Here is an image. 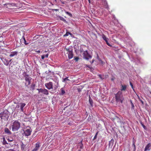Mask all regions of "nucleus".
I'll list each match as a JSON object with an SVG mask.
<instances>
[{
	"label": "nucleus",
	"mask_w": 151,
	"mask_h": 151,
	"mask_svg": "<svg viewBox=\"0 0 151 151\" xmlns=\"http://www.w3.org/2000/svg\"><path fill=\"white\" fill-rule=\"evenodd\" d=\"M6 139L9 142H12L13 141V138L10 136H8L6 137Z\"/></svg>",
	"instance_id": "6ab92c4d"
},
{
	"label": "nucleus",
	"mask_w": 151,
	"mask_h": 151,
	"mask_svg": "<svg viewBox=\"0 0 151 151\" xmlns=\"http://www.w3.org/2000/svg\"><path fill=\"white\" fill-rule=\"evenodd\" d=\"M1 59L4 64L6 66H7L9 65V63L11 62L12 60H11L9 61L6 59L4 58H1Z\"/></svg>",
	"instance_id": "9d476101"
},
{
	"label": "nucleus",
	"mask_w": 151,
	"mask_h": 151,
	"mask_svg": "<svg viewBox=\"0 0 151 151\" xmlns=\"http://www.w3.org/2000/svg\"><path fill=\"white\" fill-rule=\"evenodd\" d=\"M22 38H23V39L24 40V43L25 45H27L28 44V43L26 42V40L25 39V37L24 36H23L22 37Z\"/></svg>",
	"instance_id": "c85d7f7f"
},
{
	"label": "nucleus",
	"mask_w": 151,
	"mask_h": 151,
	"mask_svg": "<svg viewBox=\"0 0 151 151\" xmlns=\"http://www.w3.org/2000/svg\"><path fill=\"white\" fill-rule=\"evenodd\" d=\"M61 92H62V93L63 94L64 93H65V91L63 90H62V91H61Z\"/></svg>",
	"instance_id": "79ce46f5"
},
{
	"label": "nucleus",
	"mask_w": 151,
	"mask_h": 151,
	"mask_svg": "<svg viewBox=\"0 0 151 151\" xmlns=\"http://www.w3.org/2000/svg\"><path fill=\"white\" fill-rule=\"evenodd\" d=\"M98 132H96V134L95 136L94 137V138H93V139L94 140H95L97 138V135L98 134Z\"/></svg>",
	"instance_id": "cd10ccee"
},
{
	"label": "nucleus",
	"mask_w": 151,
	"mask_h": 151,
	"mask_svg": "<svg viewBox=\"0 0 151 151\" xmlns=\"http://www.w3.org/2000/svg\"><path fill=\"white\" fill-rule=\"evenodd\" d=\"M19 105H17L16 106V107L19 108Z\"/></svg>",
	"instance_id": "de8ad7c7"
},
{
	"label": "nucleus",
	"mask_w": 151,
	"mask_h": 151,
	"mask_svg": "<svg viewBox=\"0 0 151 151\" xmlns=\"http://www.w3.org/2000/svg\"><path fill=\"white\" fill-rule=\"evenodd\" d=\"M19 104L20 105V107L21 111L22 112H23V108L25 106L26 104L24 103H20Z\"/></svg>",
	"instance_id": "dca6fc26"
},
{
	"label": "nucleus",
	"mask_w": 151,
	"mask_h": 151,
	"mask_svg": "<svg viewBox=\"0 0 151 151\" xmlns=\"http://www.w3.org/2000/svg\"><path fill=\"white\" fill-rule=\"evenodd\" d=\"M102 37L103 39L106 42V41H108V38H107L104 35H103Z\"/></svg>",
	"instance_id": "5701e85b"
},
{
	"label": "nucleus",
	"mask_w": 151,
	"mask_h": 151,
	"mask_svg": "<svg viewBox=\"0 0 151 151\" xmlns=\"http://www.w3.org/2000/svg\"><path fill=\"white\" fill-rule=\"evenodd\" d=\"M98 76H99V78H101V79H102V76H101V75L99 74V75H98Z\"/></svg>",
	"instance_id": "a18cd8bd"
},
{
	"label": "nucleus",
	"mask_w": 151,
	"mask_h": 151,
	"mask_svg": "<svg viewBox=\"0 0 151 151\" xmlns=\"http://www.w3.org/2000/svg\"><path fill=\"white\" fill-rule=\"evenodd\" d=\"M48 55H49L48 54H46V55H45V58H48Z\"/></svg>",
	"instance_id": "a19ab883"
},
{
	"label": "nucleus",
	"mask_w": 151,
	"mask_h": 151,
	"mask_svg": "<svg viewBox=\"0 0 151 151\" xmlns=\"http://www.w3.org/2000/svg\"><path fill=\"white\" fill-rule=\"evenodd\" d=\"M25 80V81L27 82L28 84L27 86L29 85L31 83V78L28 75L26 74L24 76Z\"/></svg>",
	"instance_id": "0eeeda50"
},
{
	"label": "nucleus",
	"mask_w": 151,
	"mask_h": 151,
	"mask_svg": "<svg viewBox=\"0 0 151 151\" xmlns=\"http://www.w3.org/2000/svg\"><path fill=\"white\" fill-rule=\"evenodd\" d=\"M151 147V144L150 143H148L147 145L146 146L144 151H150V147Z\"/></svg>",
	"instance_id": "9b49d317"
},
{
	"label": "nucleus",
	"mask_w": 151,
	"mask_h": 151,
	"mask_svg": "<svg viewBox=\"0 0 151 151\" xmlns=\"http://www.w3.org/2000/svg\"><path fill=\"white\" fill-rule=\"evenodd\" d=\"M65 13L66 14H68V15H69L70 17H72V14L71 13H70L69 12H68L65 11Z\"/></svg>",
	"instance_id": "393cba45"
},
{
	"label": "nucleus",
	"mask_w": 151,
	"mask_h": 151,
	"mask_svg": "<svg viewBox=\"0 0 151 151\" xmlns=\"http://www.w3.org/2000/svg\"><path fill=\"white\" fill-rule=\"evenodd\" d=\"M130 84L131 87L133 89H134L133 85L132 84V83L131 82H130Z\"/></svg>",
	"instance_id": "e433bc0d"
},
{
	"label": "nucleus",
	"mask_w": 151,
	"mask_h": 151,
	"mask_svg": "<svg viewBox=\"0 0 151 151\" xmlns=\"http://www.w3.org/2000/svg\"><path fill=\"white\" fill-rule=\"evenodd\" d=\"M4 132L6 134H11V132L8 128H6L4 129Z\"/></svg>",
	"instance_id": "f3484780"
},
{
	"label": "nucleus",
	"mask_w": 151,
	"mask_h": 151,
	"mask_svg": "<svg viewBox=\"0 0 151 151\" xmlns=\"http://www.w3.org/2000/svg\"><path fill=\"white\" fill-rule=\"evenodd\" d=\"M69 33H70L69 32H66V34L65 35H63V36L64 37H65V36H68V35H69Z\"/></svg>",
	"instance_id": "c756f323"
},
{
	"label": "nucleus",
	"mask_w": 151,
	"mask_h": 151,
	"mask_svg": "<svg viewBox=\"0 0 151 151\" xmlns=\"http://www.w3.org/2000/svg\"><path fill=\"white\" fill-rule=\"evenodd\" d=\"M89 2L90 3V0H88Z\"/></svg>",
	"instance_id": "5fc2aeb1"
},
{
	"label": "nucleus",
	"mask_w": 151,
	"mask_h": 151,
	"mask_svg": "<svg viewBox=\"0 0 151 151\" xmlns=\"http://www.w3.org/2000/svg\"><path fill=\"white\" fill-rule=\"evenodd\" d=\"M20 123L17 120L14 121L13 123L12 127V130L13 131H16L20 128Z\"/></svg>",
	"instance_id": "f03ea898"
},
{
	"label": "nucleus",
	"mask_w": 151,
	"mask_h": 151,
	"mask_svg": "<svg viewBox=\"0 0 151 151\" xmlns=\"http://www.w3.org/2000/svg\"><path fill=\"white\" fill-rule=\"evenodd\" d=\"M37 90L38 91L39 93H42L45 95H48L49 94L48 91L47 89L45 88L37 89Z\"/></svg>",
	"instance_id": "423d86ee"
},
{
	"label": "nucleus",
	"mask_w": 151,
	"mask_h": 151,
	"mask_svg": "<svg viewBox=\"0 0 151 151\" xmlns=\"http://www.w3.org/2000/svg\"><path fill=\"white\" fill-rule=\"evenodd\" d=\"M65 49L67 51H68V52H69V51H71L72 50H70V49L68 48H65Z\"/></svg>",
	"instance_id": "72a5a7b5"
},
{
	"label": "nucleus",
	"mask_w": 151,
	"mask_h": 151,
	"mask_svg": "<svg viewBox=\"0 0 151 151\" xmlns=\"http://www.w3.org/2000/svg\"><path fill=\"white\" fill-rule=\"evenodd\" d=\"M40 147V143L39 142H37L36 143L35 145V148L37 149V150L39 149V148Z\"/></svg>",
	"instance_id": "aec40b11"
},
{
	"label": "nucleus",
	"mask_w": 151,
	"mask_h": 151,
	"mask_svg": "<svg viewBox=\"0 0 151 151\" xmlns=\"http://www.w3.org/2000/svg\"><path fill=\"white\" fill-rule=\"evenodd\" d=\"M68 77H67L66 78L63 79V82H65L67 81H69L70 80L68 79Z\"/></svg>",
	"instance_id": "bb28decb"
},
{
	"label": "nucleus",
	"mask_w": 151,
	"mask_h": 151,
	"mask_svg": "<svg viewBox=\"0 0 151 151\" xmlns=\"http://www.w3.org/2000/svg\"><path fill=\"white\" fill-rule=\"evenodd\" d=\"M73 55L72 51H69V52H68V57L69 59L72 58H73Z\"/></svg>",
	"instance_id": "ddd939ff"
},
{
	"label": "nucleus",
	"mask_w": 151,
	"mask_h": 151,
	"mask_svg": "<svg viewBox=\"0 0 151 151\" xmlns=\"http://www.w3.org/2000/svg\"><path fill=\"white\" fill-rule=\"evenodd\" d=\"M7 112V111L1 112L0 114V118L1 119L7 120L9 117L8 114Z\"/></svg>",
	"instance_id": "7ed1b4c3"
},
{
	"label": "nucleus",
	"mask_w": 151,
	"mask_h": 151,
	"mask_svg": "<svg viewBox=\"0 0 151 151\" xmlns=\"http://www.w3.org/2000/svg\"><path fill=\"white\" fill-rule=\"evenodd\" d=\"M150 94H151V92H150Z\"/></svg>",
	"instance_id": "13d9d810"
},
{
	"label": "nucleus",
	"mask_w": 151,
	"mask_h": 151,
	"mask_svg": "<svg viewBox=\"0 0 151 151\" xmlns=\"http://www.w3.org/2000/svg\"><path fill=\"white\" fill-rule=\"evenodd\" d=\"M142 125V126L143 127V128L145 129H146V126L144 125L142 123V122H141L140 123Z\"/></svg>",
	"instance_id": "7c9ffc66"
},
{
	"label": "nucleus",
	"mask_w": 151,
	"mask_h": 151,
	"mask_svg": "<svg viewBox=\"0 0 151 151\" xmlns=\"http://www.w3.org/2000/svg\"><path fill=\"white\" fill-rule=\"evenodd\" d=\"M115 96L116 102L117 103H120L121 104H122L124 100V98L122 92L121 91H119L117 93L115 94Z\"/></svg>",
	"instance_id": "f257e3e1"
},
{
	"label": "nucleus",
	"mask_w": 151,
	"mask_h": 151,
	"mask_svg": "<svg viewBox=\"0 0 151 151\" xmlns=\"http://www.w3.org/2000/svg\"><path fill=\"white\" fill-rule=\"evenodd\" d=\"M140 102H141V103H142V105H144V102H143V101L142 100H140Z\"/></svg>",
	"instance_id": "37998d69"
},
{
	"label": "nucleus",
	"mask_w": 151,
	"mask_h": 151,
	"mask_svg": "<svg viewBox=\"0 0 151 151\" xmlns=\"http://www.w3.org/2000/svg\"><path fill=\"white\" fill-rule=\"evenodd\" d=\"M132 146H134V150H135L136 149V147H135V142L134 141H133Z\"/></svg>",
	"instance_id": "2f4dec72"
},
{
	"label": "nucleus",
	"mask_w": 151,
	"mask_h": 151,
	"mask_svg": "<svg viewBox=\"0 0 151 151\" xmlns=\"http://www.w3.org/2000/svg\"><path fill=\"white\" fill-rule=\"evenodd\" d=\"M58 9H52V10H55V11H58Z\"/></svg>",
	"instance_id": "09e8293b"
},
{
	"label": "nucleus",
	"mask_w": 151,
	"mask_h": 151,
	"mask_svg": "<svg viewBox=\"0 0 151 151\" xmlns=\"http://www.w3.org/2000/svg\"><path fill=\"white\" fill-rule=\"evenodd\" d=\"M74 60L76 61H78L79 59V58L78 57H74Z\"/></svg>",
	"instance_id": "473e14b6"
},
{
	"label": "nucleus",
	"mask_w": 151,
	"mask_h": 151,
	"mask_svg": "<svg viewBox=\"0 0 151 151\" xmlns=\"http://www.w3.org/2000/svg\"><path fill=\"white\" fill-rule=\"evenodd\" d=\"M114 143V140L113 139H111L109 141V147H111L113 145Z\"/></svg>",
	"instance_id": "2eb2a0df"
},
{
	"label": "nucleus",
	"mask_w": 151,
	"mask_h": 151,
	"mask_svg": "<svg viewBox=\"0 0 151 151\" xmlns=\"http://www.w3.org/2000/svg\"><path fill=\"white\" fill-rule=\"evenodd\" d=\"M45 58V56L44 55H42L41 56V58L43 60Z\"/></svg>",
	"instance_id": "4c0bfd02"
},
{
	"label": "nucleus",
	"mask_w": 151,
	"mask_h": 151,
	"mask_svg": "<svg viewBox=\"0 0 151 151\" xmlns=\"http://www.w3.org/2000/svg\"><path fill=\"white\" fill-rule=\"evenodd\" d=\"M69 35H70L71 37H73V35L72 33L70 32L69 33Z\"/></svg>",
	"instance_id": "c03bdc74"
},
{
	"label": "nucleus",
	"mask_w": 151,
	"mask_h": 151,
	"mask_svg": "<svg viewBox=\"0 0 151 151\" xmlns=\"http://www.w3.org/2000/svg\"><path fill=\"white\" fill-rule=\"evenodd\" d=\"M132 107L134 108V105H133V104L132 103Z\"/></svg>",
	"instance_id": "3c124183"
},
{
	"label": "nucleus",
	"mask_w": 151,
	"mask_h": 151,
	"mask_svg": "<svg viewBox=\"0 0 151 151\" xmlns=\"http://www.w3.org/2000/svg\"><path fill=\"white\" fill-rule=\"evenodd\" d=\"M52 84V82H50L48 83H45V85L46 88L49 90L53 88Z\"/></svg>",
	"instance_id": "6e6552de"
},
{
	"label": "nucleus",
	"mask_w": 151,
	"mask_h": 151,
	"mask_svg": "<svg viewBox=\"0 0 151 151\" xmlns=\"http://www.w3.org/2000/svg\"><path fill=\"white\" fill-rule=\"evenodd\" d=\"M121 86H122V87H121V91H125L126 90V88H127L126 85H121Z\"/></svg>",
	"instance_id": "a211bd4d"
},
{
	"label": "nucleus",
	"mask_w": 151,
	"mask_h": 151,
	"mask_svg": "<svg viewBox=\"0 0 151 151\" xmlns=\"http://www.w3.org/2000/svg\"><path fill=\"white\" fill-rule=\"evenodd\" d=\"M83 58L87 60H88L91 58L92 56L89 55L87 51H84L83 54Z\"/></svg>",
	"instance_id": "20e7f679"
},
{
	"label": "nucleus",
	"mask_w": 151,
	"mask_h": 151,
	"mask_svg": "<svg viewBox=\"0 0 151 151\" xmlns=\"http://www.w3.org/2000/svg\"><path fill=\"white\" fill-rule=\"evenodd\" d=\"M18 54V52L17 51L12 52L9 56L10 57H13L15 55H17Z\"/></svg>",
	"instance_id": "f8f14e48"
},
{
	"label": "nucleus",
	"mask_w": 151,
	"mask_h": 151,
	"mask_svg": "<svg viewBox=\"0 0 151 151\" xmlns=\"http://www.w3.org/2000/svg\"><path fill=\"white\" fill-rule=\"evenodd\" d=\"M72 1H74V0H72Z\"/></svg>",
	"instance_id": "4d7b16f0"
},
{
	"label": "nucleus",
	"mask_w": 151,
	"mask_h": 151,
	"mask_svg": "<svg viewBox=\"0 0 151 151\" xmlns=\"http://www.w3.org/2000/svg\"><path fill=\"white\" fill-rule=\"evenodd\" d=\"M80 142L81 143V145L80 146V148H81V149H82L83 147V145L82 143V141H81Z\"/></svg>",
	"instance_id": "f704fd0d"
},
{
	"label": "nucleus",
	"mask_w": 151,
	"mask_h": 151,
	"mask_svg": "<svg viewBox=\"0 0 151 151\" xmlns=\"http://www.w3.org/2000/svg\"><path fill=\"white\" fill-rule=\"evenodd\" d=\"M60 2H61V3L62 4H65V2L64 1H61Z\"/></svg>",
	"instance_id": "ea45409f"
},
{
	"label": "nucleus",
	"mask_w": 151,
	"mask_h": 151,
	"mask_svg": "<svg viewBox=\"0 0 151 151\" xmlns=\"http://www.w3.org/2000/svg\"><path fill=\"white\" fill-rule=\"evenodd\" d=\"M8 151H15L13 150H9Z\"/></svg>",
	"instance_id": "8fccbe9b"
},
{
	"label": "nucleus",
	"mask_w": 151,
	"mask_h": 151,
	"mask_svg": "<svg viewBox=\"0 0 151 151\" xmlns=\"http://www.w3.org/2000/svg\"><path fill=\"white\" fill-rule=\"evenodd\" d=\"M89 68H90L88 66H87Z\"/></svg>",
	"instance_id": "864d4df0"
},
{
	"label": "nucleus",
	"mask_w": 151,
	"mask_h": 151,
	"mask_svg": "<svg viewBox=\"0 0 151 151\" xmlns=\"http://www.w3.org/2000/svg\"><path fill=\"white\" fill-rule=\"evenodd\" d=\"M94 60H95L94 59H93L92 60V62H90L91 63V64L93 63V62H94Z\"/></svg>",
	"instance_id": "49530a36"
},
{
	"label": "nucleus",
	"mask_w": 151,
	"mask_h": 151,
	"mask_svg": "<svg viewBox=\"0 0 151 151\" xmlns=\"http://www.w3.org/2000/svg\"><path fill=\"white\" fill-rule=\"evenodd\" d=\"M89 101L90 103L91 106H93V101L90 96L89 97Z\"/></svg>",
	"instance_id": "412c9836"
},
{
	"label": "nucleus",
	"mask_w": 151,
	"mask_h": 151,
	"mask_svg": "<svg viewBox=\"0 0 151 151\" xmlns=\"http://www.w3.org/2000/svg\"><path fill=\"white\" fill-rule=\"evenodd\" d=\"M102 3V5L106 9H108L109 6L106 0H101Z\"/></svg>",
	"instance_id": "1a4fd4ad"
},
{
	"label": "nucleus",
	"mask_w": 151,
	"mask_h": 151,
	"mask_svg": "<svg viewBox=\"0 0 151 151\" xmlns=\"http://www.w3.org/2000/svg\"><path fill=\"white\" fill-rule=\"evenodd\" d=\"M78 151H81V150H78Z\"/></svg>",
	"instance_id": "6e6d98bb"
},
{
	"label": "nucleus",
	"mask_w": 151,
	"mask_h": 151,
	"mask_svg": "<svg viewBox=\"0 0 151 151\" xmlns=\"http://www.w3.org/2000/svg\"><path fill=\"white\" fill-rule=\"evenodd\" d=\"M8 6L9 7H11V9H15L12 7H14V8L17 7L16 4L14 3L9 4H8Z\"/></svg>",
	"instance_id": "4468645a"
},
{
	"label": "nucleus",
	"mask_w": 151,
	"mask_h": 151,
	"mask_svg": "<svg viewBox=\"0 0 151 151\" xmlns=\"http://www.w3.org/2000/svg\"><path fill=\"white\" fill-rule=\"evenodd\" d=\"M106 44L109 46L111 47L112 46L111 45H110L109 42L108 41H106Z\"/></svg>",
	"instance_id": "c9c22d12"
},
{
	"label": "nucleus",
	"mask_w": 151,
	"mask_h": 151,
	"mask_svg": "<svg viewBox=\"0 0 151 151\" xmlns=\"http://www.w3.org/2000/svg\"><path fill=\"white\" fill-rule=\"evenodd\" d=\"M59 17L60 18V19L61 20L63 21L66 23H67V22L66 21V20L65 19H64L63 17H61L60 16H59Z\"/></svg>",
	"instance_id": "4be33fe9"
},
{
	"label": "nucleus",
	"mask_w": 151,
	"mask_h": 151,
	"mask_svg": "<svg viewBox=\"0 0 151 151\" xmlns=\"http://www.w3.org/2000/svg\"><path fill=\"white\" fill-rule=\"evenodd\" d=\"M32 132V129L29 127L28 129H27L26 130L24 131L23 135L25 136H29L31 135Z\"/></svg>",
	"instance_id": "39448f33"
},
{
	"label": "nucleus",
	"mask_w": 151,
	"mask_h": 151,
	"mask_svg": "<svg viewBox=\"0 0 151 151\" xmlns=\"http://www.w3.org/2000/svg\"><path fill=\"white\" fill-rule=\"evenodd\" d=\"M3 144L4 145H5L6 144H8L6 140L5 139V138L3 137Z\"/></svg>",
	"instance_id": "a878e982"
},
{
	"label": "nucleus",
	"mask_w": 151,
	"mask_h": 151,
	"mask_svg": "<svg viewBox=\"0 0 151 151\" xmlns=\"http://www.w3.org/2000/svg\"><path fill=\"white\" fill-rule=\"evenodd\" d=\"M55 1H56V0H55Z\"/></svg>",
	"instance_id": "bf43d9fd"
},
{
	"label": "nucleus",
	"mask_w": 151,
	"mask_h": 151,
	"mask_svg": "<svg viewBox=\"0 0 151 151\" xmlns=\"http://www.w3.org/2000/svg\"><path fill=\"white\" fill-rule=\"evenodd\" d=\"M25 147V145L24 144L22 143L21 144V149L22 150H24Z\"/></svg>",
	"instance_id": "b1692460"
},
{
	"label": "nucleus",
	"mask_w": 151,
	"mask_h": 151,
	"mask_svg": "<svg viewBox=\"0 0 151 151\" xmlns=\"http://www.w3.org/2000/svg\"><path fill=\"white\" fill-rule=\"evenodd\" d=\"M36 52H38V53H40V50H38L37 51H36Z\"/></svg>",
	"instance_id": "603ef678"
},
{
	"label": "nucleus",
	"mask_w": 151,
	"mask_h": 151,
	"mask_svg": "<svg viewBox=\"0 0 151 151\" xmlns=\"http://www.w3.org/2000/svg\"><path fill=\"white\" fill-rule=\"evenodd\" d=\"M37 149L35 148V147L34 149H33L32 151H37Z\"/></svg>",
	"instance_id": "58836bf2"
}]
</instances>
